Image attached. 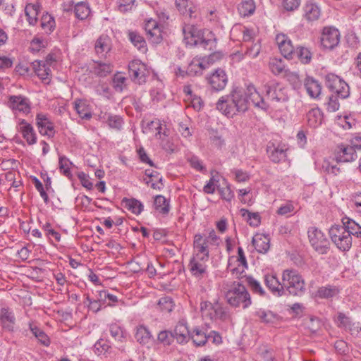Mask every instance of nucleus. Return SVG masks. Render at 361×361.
Listing matches in <instances>:
<instances>
[{"instance_id": "30", "label": "nucleus", "mask_w": 361, "mask_h": 361, "mask_svg": "<svg viewBox=\"0 0 361 361\" xmlns=\"http://www.w3.org/2000/svg\"><path fill=\"white\" fill-rule=\"evenodd\" d=\"M307 94L312 98H317L322 92V85L318 80L312 77H307L304 82Z\"/></svg>"}, {"instance_id": "37", "label": "nucleus", "mask_w": 361, "mask_h": 361, "mask_svg": "<svg viewBox=\"0 0 361 361\" xmlns=\"http://www.w3.org/2000/svg\"><path fill=\"white\" fill-rule=\"evenodd\" d=\"M128 38L133 45L137 48V49L145 53L147 51V44L144 37L135 31H130L128 32Z\"/></svg>"}, {"instance_id": "47", "label": "nucleus", "mask_w": 361, "mask_h": 361, "mask_svg": "<svg viewBox=\"0 0 361 361\" xmlns=\"http://www.w3.org/2000/svg\"><path fill=\"white\" fill-rule=\"evenodd\" d=\"M104 118L109 128L116 130H121L122 129L124 122L121 116L106 114L104 116Z\"/></svg>"}, {"instance_id": "60", "label": "nucleus", "mask_w": 361, "mask_h": 361, "mask_svg": "<svg viewBox=\"0 0 361 361\" xmlns=\"http://www.w3.org/2000/svg\"><path fill=\"white\" fill-rule=\"evenodd\" d=\"M158 135L160 136V138L161 139V146L164 150L170 153H173L176 151V145L172 142V140L170 138L168 137L167 135H166L165 133L164 134L163 137H161L160 131L158 132L157 136Z\"/></svg>"}, {"instance_id": "7", "label": "nucleus", "mask_w": 361, "mask_h": 361, "mask_svg": "<svg viewBox=\"0 0 361 361\" xmlns=\"http://www.w3.org/2000/svg\"><path fill=\"white\" fill-rule=\"evenodd\" d=\"M325 84L327 88L341 99H345L350 94L348 85L341 78L334 73H329L325 77Z\"/></svg>"}, {"instance_id": "38", "label": "nucleus", "mask_w": 361, "mask_h": 361, "mask_svg": "<svg viewBox=\"0 0 361 361\" xmlns=\"http://www.w3.org/2000/svg\"><path fill=\"white\" fill-rule=\"evenodd\" d=\"M29 329L32 333V334L35 336V338L38 340V341L44 346H49L50 344V339L49 336L45 334L44 331L39 329L35 324L33 322L29 323Z\"/></svg>"}, {"instance_id": "1", "label": "nucleus", "mask_w": 361, "mask_h": 361, "mask_svg": "<svg viewBox=\"0 0 361 361\" xmlns=\"http://www.w3.org/2000/svg\"><path fill=\"white\" fill-rule=\"evenodd\" d=\"M216 109L228 117L248 109V100L238 88L233 89L228 94L222 96L216 102Z\"/></svg>"}, {"instance_id": "63", "label": "nucleus", "mask_w": 361, "mask_h": 361, "mask_svg": "<svg viewBox=\"0 0 361 361\" xmlns=\"http://www.w3.org/2000/svg\"><path fill=\"white\" fill-rule=\"evenodd\" d=\"M109 348L110 345H109L108 342L101 339L97 341V343L94 344L93 350L95 354L97 355H101L108 352Z\"/></svg>"}, {"instance_id": "44", "label": "nucleus", "mask_w": 361, "mask_h": 361, "mask_svg": "<svg viewBox=\"0 0 361 361\" xmlns=\"http://www.w3.org/2000/svg\"><path fill=\"white\" fill-rule=\"evenodd\" d=\"M294 59H298L303 64H308L312 59V54L309 49L299 46L295 48Z\"/></svg>"}, {"instance_id": "33", "label": "nucleus", "mask_w": 361, "mask_h": 361, "mask_svg": "<svg viewBox=\"0 0 361 361\" xmlns=\"http://www.w3.org/2000/svg\"><path fill=\"white\" fill-rule=\"evenodd\" d=\"M252 245L259 253H266L269 250L270 239L265 235H257L252 238Z\"/></svg>"}, {"instance_id": "14", "label": "nucleus", "mask_w": 361, "mask_h": 361, "mask_svg": "<svg viewBox=\"0 0 361 361\" xmlns=\"http://www.w3.org/2000/svg\"><path fill=\"white\" fill-rule=\"evenodd\" d=\"M207 80L212 89L216 92L224 90L228 82L226 73L221 68L216 69Z\"/></svg>"}, {"instance_id": "49", "label": "nucleus", "mask_w": 361, "mask_h": 361, "mask_svg": "<svg viewBox=\"0 0 361 361\" xmlns=\"http://www.w3.org/2000/svg\"><path fill=\"white\" fill-rule=\"evenodd\" d=\"M238 10L240 16H250L255 11V3L254 0H244L238 6Z\"/></svg>"}, {"instance_id": "4", "label": "nucleus", "mask_w": 361, "mask_h": 361, "mask_svg": "<svg viewBox=\"0 0 361 361\" xmlns=\"http://www.w3.org/2000/svg\"><path fill=\"white\" fill-rule=\"evenodd\" d=\"M284 295L288 292L293 296H302L305 293L306 286L302 276L295 269H286L282 274Z\"/></svg>"}, {"instance_id": "40", "label": "nucleus", "mask_w": 361, "mask_h": 361, "mask_svg": "<svg viewBox=\"0 0 361 361\" xmlns=\"http://www.w3.org/2000/svg\"><path fill=\"white\" fill-rule=\"evenodd\" d=\"M40 27L46 34H50L56 27L54 18L48 13H43L40 19Z\"/></svg>"}, {"instance_id": "36", "label": "nucleus", "mask_w": 361, "mask_h": 361, "mask_svg": "<svg viewBox=\"0 0 361 361\" xmlns=\"http://www.w3.org/2000/svg\"><path fill=\"white\" fill-rule=\"evenodd\" d=\"M154 206L156 211L163 215L168 214L170 211L169 200L161 195L154 197Z\"/></svg>"}, {"instance_id": "55", "label": "nucleus", "mask_w": 361, "mask_h": 361, "mask_svg": "<svg viewBox=\"0 0 361 361\" xmlns=\"http://www.w3.org/2000/svg\"><path fill=\"white\" fill-rule=\"evenodd\" d=\"M74 109L80 118L86 119L91 118V113L83 101L76 100L74 102Z\"/></svg>"}, {"instance_id": "10", "label": "nucleus", "mask_w": 361, "mask_h": 361, "mask_svg": "<svg viewBox=\"0 0 361 361\" xmlns=\"http://www.w3.org/2000/svg\"><path fill=\"white\" fill-rule=\"evenodd\" d=\"M144 29L148 41L153 44H157L163 40L161 26L159 23L152 19H148L145 21Z\"/></svg>"}, {"instance_id": "23", "label": "nucleus", "mask_w": 361, "mask_h": 361, "mask_svg": "<svg viewBox=\"0 0 361 361\" xmlns=\"http://www.w3.org/2000/svg\"><path fill=\"white\" fill-rule=\"evenodd\" d=\"M261 51L260 40L257 39L256 42H252L250 44L246 45V50L244 53L242 51H237L233 54L234 59L241 60L247 56L250 59L257 57Z\"/></svg>"}, {"instance_id": "61", "label": "nucleus", "mask_w": 361, "mask_h": 361, "mask_svg": "<svg viewBox=\"0 0 361 361\" xmlns=\"http://www.w3.org/2000/svg\"><path fill=\"white\" fill-rule=\"evenodd\" d=\"M233 259H234V257H229L228 269H230L231 272L235 278L241 279L245 276V269L247 267H244L243 265L238 264L237 267L232 268L231 263Z\"/></svg>"}, {"instance_id": "28", "label": "nucleus", "mask_w": 361, "mask_h": 361, "mask_svg": "<svg viewBox=\"0 0 361 361\" xmlns=\"http://www.w3.org/2000/svg\"><path fill=\"white\" fill-rule=\"evenodd\" d=\"M32 68L36 75L44 82L50 80L51 69L49 66L42 61H35L32 63Z\"/></svg>"}, {"instance_id": "15", "label": "nucleus", "mask_w": 361, "mask_h": 361, "mask_svg": "<svg viewBox=\"0 0 361 361\" xmlns=\"http://www.w3.org/2000/svg\"><path fill=\"white\" fill-rule=\"evenodd\" d=\"M202 234H195L193 240V255L209 260V244Z\"/></svg>"}, {"instance_id": "35", "label": "nucleus", "mask_w": 361, "mask_h": 361, "mask_svg": "<svg viewBox=\"0 0 361 361\" xmlns=\"http://www.w3.org/2000/svg\"><path fill=\"white\" fill-rule=\"evenodd\" d=\"M216 311V302L203 301L200 303V312L204 319L214 321Z\"/></svg>"}, {"instance_id": "8", "label": "nucleus", "mask_w": 361, "mask_h": 361, "mask_svg": "<svg viewBox=\"0 0 361 361\" xmlns=\"http://www.w3.org/2000/svg\"><path fill=\"white\" fill-rule=\"evenodd\" d=\"M0 326L4 332L13 333L17 329L14 310L6 304H2L0 307Z\"/></svg>"}, {"instance_id": "21", "label": "nucleus", "mask_w": 361, "mask_h": 361, "mask_svg": "<svg viewBox=\"0 0 361 361\" xmlns=\"http://www.w3.org/2000/svg\"><path fill=\"white\" fill-rule=\"evenodd\" d=\"M8 106L13 111H18L24 114H28L30 110L29 99L22 95H13L9 97Z\"/></svg>"}, {"instance_id": "13", "label": "nucleus", "mask_w": 361, "mask_h": 361, "mask_svg": "<svg viewBox=\"0 0 361 361\" xmlns=\"http://www.w3.org/2000/svg\"><path fill=\"white\" fill-rule=\"evenodd\" d=\"M288 148L284 144L269 142L267 147V153L269 159L274 163L283 162L287 159Z\"/></svg>"}, {"instance_id": "2", "label": "nucleus", "mask_w": 361, "mask_h": 361, "mask_svg": "<svg viewBox=\"0 0 361 361\" xmlns=\"http://www.w3.org/2000/svg\"><path fill=\"white\" fill-rule=\"evenodd\" d=\"M226 302L233 307L247 309L252 304L251 296L246 287L241 283L234 281L225 293Z\"/></svg>"}, {"instance_id": "57", "label": "nucleus", "mask_w": 361, "mask_h": 361, "mask_svg": "<svg viewBox=\"0 0 361 361\" xmlns=\"http://www.w3.org/2000/svg\"><path fill=\"white\" fill-rule=\"evenodd\" d=\"M157 305L161 312L169 313L173 310L174 303L171 298L166 296L159 300Z\"/></svg>"}, {"instance_id": "19", "label": "nucleus", "mask_w": 361, "mask_h": 361, "mask_svg": "<svg viewBox=\"0 0 361 361\" xmlns=\"http://www.w3.org/2000/svg\"><path fill=\"white\" fill-rule=\"evenodd\" d=\"M335 158L337 162H351L356 159V151L350 145L341 144L336 149Z\"/></svg>"}, {"instance_id": "27", "label": "nucleus", "mask_w": 361, "mask_h": 361, "mask_svg": "<svg viewBox=\"0 0 361 361\" xmlns=\"http://www.w3.org/2000/svg\"><path fill=\"white\" fill-rule=\"evenodd\" d=\"M91 72L95 75L104 78L113 71L114 66L111 63L101 61H94L90 66Z\"/></svg>"}, {"instance_id": "52", "label": "nucleus", "mask_w": 361, "mask_h": 361, "mask_svg": "<svg viewBox=\"0 0 361 361\" xmlns=\"http://www.w3.org/2000/svg\"><path fill=\"white\" fill-rule=\"evenodd\" d=\"M74 12L77 18L85 20L89 16L90 9L86 3L81 1L75 4Z\"/></svg>"}, {"instance_id": "32", "label": "nucleus", "mask_w": 361, "mask_h": 361, "mask_svg": "<svg viewBox=\"0 0 361 361\" xmlns=\"http://www.w3.org/2000/svg\"><path fill=\"white\" fill-rule=\"evenodd\" d=\"M41 11V6L38 3L27 4L25 8V16L30 25H35L37 23V16Z\"/></svg>"}, {"instance_id": "34", "label": "nucleus", "mask_w": 361, "mask_h": 361, "mask_svg": "<svg viewBox=\"0 0 361 361\" xmlns=\"http://www.w3.org/2000/svg\"><path fill=\"white\" fill-rule=\"evenodd\" d=\"M216 311V302L203 301L200 303V312L204 319L214 321Z\"/></svg>"}, {"instance_id": "24", "label": "nucleus", "mask_w": 361, "mask_h": 361, "mask_svg": "<svg viewBox=\"0 0 361 361\" xmlns=\"http://www.w3.org/2000/svg\"><path fill=\"white\" fill-rule=\"evenodd\" d=\"M173 339L180 344L186 343L190 338L188 326L183 322H178L172 331Z\"/></svg>"}, {"instance_id": "51", "label": "nucleus", "mask_w": 361, "mask_h": 361, "mask_svg": "<svg viewBox=\"0 0 361 361\" xmlns=\"http://www.w3.org/2000/svg\"><path fill=\"white\" fill-rule=\"evenodd\" d=\"M176 6L182 15L192 17L193 8L188 0H176Z\"/></svg>"}, {"instance_id": "11", "label": "nucleus", "mask_w": 361, "mask_h": 361, "mask_svg": "<svg viewBox=\"0 0 361 361\" xmlns=\"http://www.w3.org/2000/svg\"><path fill=\"white\" fill-rule=\"evenodd\" d=\"M129 74L133 81L139 84L146 82V78L149 75V71L145 63L140 60H133L128 65Z\"/></svg>"}, {"instance_id": "54", "label": "nucleus", "mask_w": 361, "mask_h": 361, "mask_svg": "<svg viewBox=\"0 0 361 361\" xmlns=\"http://www.w3.org/2000/svg\"><path fill=\"white\" fill-rule=\"evenodd\" d=\"M123 202L125 207L135 214H140L143 210V204L135 199H126Z\"/></svg>"}, {"instance_id": "53", "label": "nucleus", "mask_w": 361, "mask_h": 361, "mask_svg": "<svg viewBox=\"0 0 361 361\" xmlns=\"http://www.w3.org/2000/svg\"><path fill=\"white\" fill-rule=\"evenodd\" d=\"M255 315L259 318L260 322L267 324L273 323L276 319V314L269 310L259 309L255 312Z\"/></svg>"}, {"instance_id": "43", "label": "nucleus", "mask_w": 361, "mask_h": 361, "mask_svg": "<svg viewBox=\"0 0 361 361\" xmlns=\"http://www.w3.org/2000/svg\"><path fill=\"white\" fill-rule=\"evenodd\" d=\"M269 68L271 72L276 75L286 73L287 71L284 61L278 58L270 59Z\"/></svg>"}, {"instance_id": "22", "label": "nucleus", "mask_w": 361, "mask_h": 361, "mask_svg": "<svg viewBox=\"0 0 361 361\" xmlns=\"http://www.w3.org/2000/svg\"><path fill=\"white\" fill-rule=\"evenodd\" d=\"M37 126L41 135L53 137L55 131L53 123L46 114L39 113L36 116Z\"/></svg>"}, {"instance_id": "29", "label": "nucleus", "mask_w": 361, "mask_h": 361, "mask_svg": "<svg viewBox=\"0 0 361 361\" xmlns=\"http://www.w3.org/2000/svg\"><path fill=\"white\" fill-rule=\"evenodd\" d=\"M190 338L196 346H203L209 341V336L207 335V329L195 327L190 332Z\"/></svg>"}, {"instance_id": "42", "label": "nucleus", "mask_w": 361, "mask_h": 361, "mask_svg": "<svg viewBox=\"0 0 361 361\" xmlns=\"http://www.w3.org/2000/svg\"><path fill=\"white\" fill-rule=\"evenodd\" d=\"M97 54L104 56L111 50L110 39L107 36H101L96 41L94 46Z\"/></svg>"}, {"instance_id": "64", "label": "nucleus", "mask_w": 361, "mask_h": 361, "mask_svg": "<svg viewBox=\"0 0 361 361\" xmlns=\"http://www.w3.org/2000/svg\"><path fill=\"white\" fill-rule=\"evenodd\" d=\"M158 340L164 345H169L173 341L172 331H161L158 334Z\"/></svg>"}, {"instance_id": "18", "label": "nucleus", "mask_w": 361, "mask_h": 361, "mask_svg": "<svg viewBox=\"0 0 361 361\" xmlns=\"http://www.w3.org/2000/svg\"><path fill=\"white\" fill-rule=\"evenodd\" d=\"M244 95L248 102L250 101L255 107L264 111H267L269 109V104L258 92L253 85L250 84L247 86L246 92Z\"/></svg>"}, {"instance_id": "56", "label": "nucleus", "mask_w": 361, "mask_h": 361, "mask_svg": "<svg viewBox=\"0 0 361 361\" xmlns=\"http://www.w3.org/2000/svg\"><path fill=\"white\" fill-rule=\"evenodd\" d=\"M59 169L60 171L66 177L71 178L72 176V173L71 171V166L73 163L65 156H61L59 157Z\"/></svg>"}, {"instance_id": "50", "label": "nucleus", "mask_w": 361, "mask_h": 361, "mask_svg": "<svg viewBox=\"0 0 361 361\" xmlns=\"http://www.w3.org/2000/svg\"><path fill=\"white\" fill-rule=\"evenodd\" d=\"M207 66L198 60H192L188 66L185 73L189 75L201 74Z\"/></svg>"}, {"instance_id": "26", "label": "nucleus", "mask_w": 361, "mask_h": 361, "mask_svg": "<svg viewBox=\"0 0 361 361\" xmlns=\"http://www.w3.org/2000/svg\"><path fill=\"white\" fill-rule=\"evenodd\" d=\"M303 11L304 18L309 22L318 20L321 15L320 8L312 0H309L305 3Z\"/></svg>"}, {"instance_id": "45", "label": "nucleus", "mask_w": 361, "mask_h": 361, "mask_svg": "<svg viewBox=\"0 0 361 361\" xmlns=\"http://www.w3.org/2000/svg\"><path fill=\"white\" fill-rule=\"evenodd\" d=\"M342 221L343 226L346 228L347 232L349 233L350 237L354 235L361 238V226L358 224L348 218L343 219Z\"/></svg>"}, {"instance_id": "41", "label": "nucleus", "mask_w": 361, "mask_h": 361, "mask_svg": "<svg viewBox=\"0 0 361 361\" xmlns=\"http://www.w3.org/2000/svg\"><path fill=\"white\" fill-rule=\"evenodd\" d=\"M339 292L340 290L337 286L328 285L320 287L317 292V295L319 298L329 299L335 297Z\"/></svg>"}, {"instance_id": "31", "label": "nucleus", "mask_w": 361, "mask_h": 361, "mask_svg": "<svg viewBox=\"0 0 361 361\" xmlns=\"http://www.w3.org/2000/svg\"><path fill=\"white\" fill-rule=\"evenodd\" d=\"M307 125L313 128L319 127L323 121V113L319 108L310 109L306 115Z\"/></svg>"}, {"instance_id": "9", "label": "nucleus", "mask_w": 361, "mask_h": 361, "mask_svg": "<svg viewBox=\"0 0 361 361\" xmlns=\"http://www.w3.org/2000/svg\"><path fill=\"white\" fill-rule=\"evenodd\" d=\"M268 98L276 102H286L289 99L288 90L276 81H270L264 86Z\"/></svg>"}, {"instance_id": "25", "label": "nucleus", "mask_w": 361, "mask_h": 361, "mask_svg": "<svg viewBox=\"0 0 361 361\" xmlns=\"http://www.w3.org/2000/svg\"><path fill=\"white\" fill-rule=\"evenodd\" d=\"M264 283L274 295L276 296L284 295L283 282L281 283L275 276L271 274L265 275Z\"/></svg>"}, {"instance_id": "59", "label": "nucleus", "mask_w": 361, "mask_h": 361, "mask_svg": "<svg viewBox=\"0 0 361 361\" xmlns=\"http://www.w3.org/2000/svg\"><path fill=\"white\" fill-rule=\"evenodd\" d=\"M245 280L247 284L254 293L259 294V295H264V290L257 280L252 276H247Z\"/></svg>"}, {"instance_id": "17", "label": "nucleus", "mask_w": 361, "mask_h": 361, "mask_svg": "<svg viewBox=\"0 0 361 361\" xmlns=\"http://www.w3.org/2000/svg\"><path fill=\"white\" fill-rule=\"evenodd\" d=\"M207 262L202 257L193 255L188 264L191 274L197 279L203 278L207 273Z\"/></svg>"}, {"instance_id": "5", "label": "nucleus", "mask_w": 361, "mask_h": 361, "mask_svg": "<svg viewBox=\"0 0 361 361\" xmlns=\"http://www.w3.org/2000/svg\"><path fill=\"white\" fill-rule=\"evenodd\" d=\"M309 242L315 252L319 255H326L330 250V241L325 234L314 226L310 227L307 231Z\"/></svg>"}, {"instance_id": "46", "label": "nucleus", "mask_w": 361, "mask_h": 361, "mask_svg": "<svg viewBox=\"0 0 361 361\" xmlns=\"http://www.w3.org/2000/svg\"><path fill=\"white\" fill-rule=\"evenodd\" d=\"M135 337L140 344L146 345L150 342L152 335L146 326L140 325L137 328Z\"/></svg>"}, {"instance_id": "39", "label": "nucleus", "mask_w": 361, "mask_h": 361, "mask_svg": "<svg viewBox=\"0 0 361 361\" xmlns=\"http://www.w3.org/2000/svg\"><path fill=\"white\" fill-rule=\"evenodd\" d=\"M240 214L246 222L252 227H257L261 222V218L257 212H250L246 209H241Z\"/></svg>"}, {"instance_id": "16", "label": "nucleus", "mask_w": 361, "mask_h": 361, "mask_svg": "<svg viewBox=\"0 0 361 361\" xmlns=\"http://www.w3.org/2000/svg\"><path fill=\"white\" fill-rule=\"evenodd\" d=\"M275 39L281 54L288 59H294L295 48L290 39L284 34L276 35Z\"/></svg>"}, {"instance_id": "20", "label": "nucleus", "mask_w": 361, "mask_h": 361, "mask_svg": "<svg viewBox=\"0 0 361 361\" xmlns=\"http://www.w3.org/2000/svg\"><path fill=\"white\" fill-rule=\"evenodd\" d=\"M17 128L18 131L21 133L29 145H32L37 142V135L30 123L25 119H20Z\"/></svg>"}, {"instance_id": "12", "label": "nucleus", "mask_w": 361, "mask_h": 361, "mask_svg": "<svg viewBox=\"0 0 361 361\" xmlns=\"http://www.w3.org/2000/svg\"><path fill=\"white\" fill-rule=\"evenodd\" d=\"M340 32L333 27H325L321 36V44L326 49H333L340 42Z\"/></svg>"}, {"instance_id": "62", "label": "nucleus", "mask_w": 361, "mask_h": 361, "mask_svg": "<svg viewBox=\"0 0 361 361\" xmlns=\"http://www.w3.org/2000/svg\"><path fill=\"white\" fill-rule=\"evenodd\" d=\"M126 78L121 74H116L113 78V86L116 92H121L126 87Z\"/></svg>"}, {"instance_id": "48", "label": "nucleus", "mask_w": 361, "mask_h": 361, "mask_svg": "<svg viewBox=\"0 0 361 361\" xmlns=\"http://www.w3.org/2000/svg\"><path fill=\"white\" fill-rule=\"evenodd\" d=\"M215 320L221 322H230L232 319L231 314L227 307L223 306L219 302H216Z\"/></svg>"}, {"instance_id": "58", "label": "nucleus", "mask_w": 361, "mask_h": 361, "mask_svg": "<svg viewBox=\"0 0 361 361\" xmlns=\"http://www.w3.org/2000/svg\"><path fill=\"white\" fill-rule=\"evenodd\" d=\"M238 29V27H233L232 29V32H234ZM239 30L243 34V40L244 42H252L255 41V32L253 29L247 28L246 27H239Z\"/></svg>"}, {"instance_id": "6", "label": "nucleus", "mask_w": 361, "mask_h": 361, "mask_svg": "<svg viewBox=\"0 0 361 361\" xmlns=\"http://www.w3.org/2000/svg\"><path fill=\"white\" fill-rule=\"evenodd\" d=\"M329 235L331 241L340 250L348 251L351 247L352 237L344 226H332L329 229Z\"/></svg>"}, {"instance_id": "3", "label": "nucleus", "mask_w": 361, "mask_h": 361, "mask_svg": "<svg viewBox=\"0 0 361 361\" xmlns=\"http://www.w3.org/2000/svg\"><path fill=\"white\" fill-rule=\"evenodd\" d=\"M183 39L188 46L200 47L204 49L213 50L216 47L214 38L205 39L201 30L195 25L187 24L183 27Z\"/></svg>"}]
</instances>
